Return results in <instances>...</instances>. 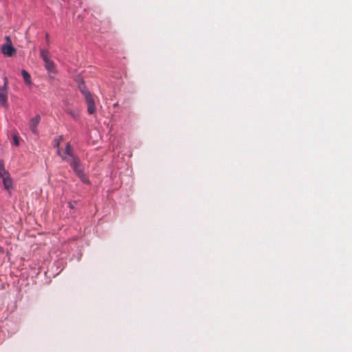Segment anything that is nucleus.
<instances>
[{"label":"nucleus","mask_w":352,"mask_h":352,"mask_svg":"<svg viewBox=\"0 0 352 352\" xmlns=\"http://www.w3.org/2000/svg\"><path fill=\"white\" fill-rule=\"evenodd\" d=\"M45 38H46V41L48 42L49 41V34H45Z\"/></svg>","instance_id":"13"},{"label":"nucleus","mask_w":352,"mask_h":352,"mask_svg":"<svg viewBox=\"0 0 352 352\" xmlns=\"http://www.w3.org/2000/svg\"><path fill=\"white\" fill-rule=\"evenodd\" d=\"M14 144L15 146H18L19 145V138L17 136H14Z\"/></svg>","instance_id":"12"},{"label":"nucleus","mask_w":352,"mask_h":352,"mask_svg":"<svg viewBox=\"0 0 352 352\" xmlns=\"http://www.w3.org/2000/svg\"><path fill=\"white\" fill-rule=\"evenodd\" d=\"M78 89L83 95L87 104V111L89 114H93L96 112V108L95 105V101L92 94L87 90L84 81L82 79L78 80Z\"/></svg>","instance_id":"2"},{"label":"nucleus","mask_w":352,"mask_h":352,"mask_svg":"<svg viewBox=\"0 0 352 352\" xmlns=\"http://www.w3.org/2000/svg\"><path fill=\"white\" fill-rule=\"evenodd\" d=\"M6 38L8 43L1 46V52L5 56L10 57L12 56L16 50L12 45L10 38L9 36H6Z\"/></svg>","instance_id":"3"},{"label":"nucleus","mask_w":352,"mask_h":352,"mask_svg":"<svg viewBox=\"0 0 352 352\" xmlns=\"http://www.w3.org/2000/svg\"><path fill=\"white\" fill-rule=\"evenodd\" d=\"M41 121V116L39 115H36L35 117L32 118L29 122V126L30 130L34 134H38L37 126Z\"/></svg>","instance_id":"4"},{"label":"nucleus","mask_w":352,"mask_h":352,"mask_svg":"<svg viewBox=\"0 0 352 352\" xmlns=\"http://www.w3.org/2000/svg\"><path fill=\"white\" fill-rule=\"evenodd\" d=\"M21 74L23 77L25 82L27 85H30L32 82L30 74L25 70H22Z\"/></svg>","instance_id":"9"},{"label":"nucleus","mask_w":352,"mask_h":352,"mask_svg":"<svg viewBox=\"0 0 352 352\" xmlns=\"http://www.w3.org/2000/svg\"><path fill=\"white\" fill-rule=\"evenodd\" d=\"M3 86L2 88L8 89V80L7 77H4L3 78Z\"/></svg>","instance_id":"11"},{"label":"nucleus","mask_w":352,"mask_h":352,"mask_svg":"<svg viewBox=\"0 0 352 352\" xmlns=\"http://www.w3.org/2000/svg\"><path fill=\"white\" fill-rule=\"evenodd\" d=\"M45 67L48 72H55V64L51 60L45 62Z\"/></svg>","instance_id":"7"},{"label":"nucleus","mask_w":352,"mask_h":352,"mask_svg":"<svg viewBox=\"0 0 352 352\" xmlns=\"http://www.w3.org/2000/svg\"><path fill=\"white\" fill-rule=\"evenodd\" d=\"M72 116L76 118L78 116V113H72Z\"/></svg>","instance_id":"14"},{"label":"nucleus","mask_w":352,"mask_h":352,"mask_svg":"<svg viewBox=\"0 0 352 352\" xmlns=\"http://www.w3.org/2000/svg\"><path fill=\"white\" fill-rule=\"evenodd\" d=\"M1 179L3 180V186H4L5 188H6L7 190H9L10 188H11V187L12 186V179L10 177V174H8V175L3 176V177H1Z\"/></svg>","instance_id":"6"},{"label":"nucleus","mask_w":352,"mask_h":352,"mask_svg":"<svg viewBox=\"0 0 352 352\" xmlns=\"http://www.w3.org/2000/svg\"><path fill=\"white\" fill-rule=\"evenodd\" d=\"M41 56L44 63L46 62V61L50 60V58H49V52L47 50H41Z\"/></svg>","instance_id":"10"},{"label":"nucleus","mask_w":352,"mask_h":352,"mask_svg":"<svg viewBox=\"0 0 352 352\" xmlns=\"http://www.w3.org/2000/svg\"><path fill=\"white\" fill-rule=\"evenodd\" d=\"M65 153L67 154V156L63 157V159L70 164L74 171L82 182L88 184L89 179L84 174L83 168L81 165L80 161L78 157L73 155L72 149L69 143L67 144Z\"/></svg>","instance_id":"1"},{"label":"nucleus","mask_w":352,"mask_h":352,"mask_svg":"<svg viewBox=\"0 0 352 352\" xmlns=\"http://www.w3.org/2000/svg\"><path fill=\"white\" fill-rule=\"evenodd\" d=\"M8 174L10 173L6 170L3 161L0 160V177L1 178Z\"/></svg>","instance_id":"8"},{"label":"nucleus","mask_w":352,"mask_h":352,"mask_svg":"<svg viewBox=\"0 0 352 352\" xmlns=\"http://www.w3.org/2000/svg\"><path fill=\"white\" fill-rule=\"evenodd\" d=\"M8 89L5 88H0V104L7 108L8 107Z\"/></svg>","instance_id":"5"}]
</instances>
